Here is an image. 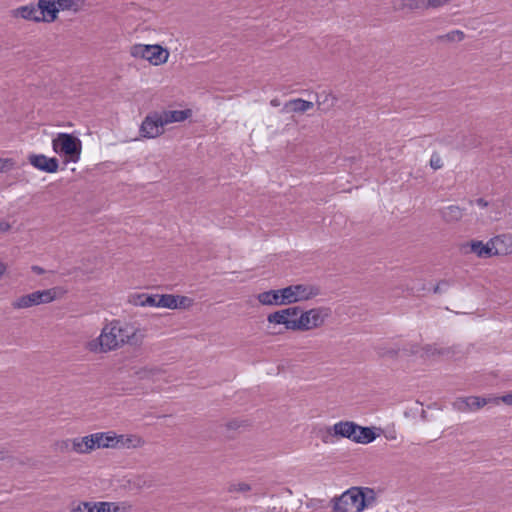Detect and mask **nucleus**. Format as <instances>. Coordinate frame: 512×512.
Returning a JSON list of instances; mask_svg holds the SVG:
<instances>
[{"mask_svg":"<svg viewBox=\"0 0 512 512\" xmlns=\"http://www.w3.org/2000/svg\"><path fill=\"white\" fill-rule=\"evenodd\" d=\"M139 342L140 336L134 326L114 320L105 325L100 335L89 341L86 348L93 353H107L125 344L137 345Z\"/></svg>","mask_w":512,"mask_h":512,"instance_id":"f257e3e1","label":"nucleus"},{"mask_svg":"<svg viewBox=\"0 0 512 512\" xmlns=\"http://www.w3.org/2000/svg\"><path fill=\"white\" fill-rule=\"evenodd\" d=\"M377 496L369 487H351L334 499V512H362L376 505Z\"/></svg>","mask_w":512,"mask_h":512,"instance_id":"f03ea898","label":"nucleus"},{"mask_svg":"<svg viewBox=\"0 0 512 512\" xmlns=\"http://www.w3.org/2000/svg\"><path fill=\"white\" fill-rule=\"evenodd\" d=\"M53 150L60 155H64L68 161L78 162L81 155V141L68 133H60L52 141Z\"/></svg>","mask_w":512,"mask_h":512,"instance_id":"7ed1b4c3","label":"nucleus"},{"mask_svg":"<svg viewBox=\"0 0 512 512\" xmlns=\"http://www.w3.org/2000/svg\"><path fill=\"white\" fill-rule=\"evenodd\" d=\"M96 448H116V447H136L140 444V439L136 437L117 436L114 433H94L90 439Z\"/></svg>","mask_w":512,"mask_h":512,"instance_id":"20e7f679","label":"nucleus"},{"mask_svg":"<svg viewBox=\"0 0 512 512\" xmlns=\"http://www.w3.org/2000/svg\"><path fill=\"white\" fill-rule=\"evenodd\" d=\"M131 55L149 61L152 65L158 66L167 62L169 52L160 45L136 44L131 47Z\"/></svg>","mask_w":512,"mask_h":512,"instance_id":"39448f33","label":"nucleus"},{"mask_svg":"<svg viewBox=\"0 0 512 512\" xmlns=\"http://www.w3.org/2000/svg\"><path fill=\"white\" fill-rule=\"evenodd\" d=\"M506 241H511V238L506 235L496 236L487 243L472 241L470 243V251L480 258H489L493 255L504 254L507 253V250L502 249L501 246L505 244Z\"/></svg>","mask_w":512,"mask_h":512,"instance_id":"423d86ee","label":"nucleus"},{"mask_svg":"<svg viewBox=\"0 0 512 512\" xmlns=\"http://www.w3.org/2000/svg\"><path fill=\"white\" fill-rule=\"evenodd\" d=\"M330 316V309L324 307L313 308L301 312L297 319V330L308 331L322 326Z\"/></svg>","mask_w":512,"mask_h":512,"instance_id":"0eeeda50","label":"nucleus"},{"mask_svg":"<svg viewBox=\"0 0 512 512\" xmlns=\"http://www.w3.org/2000/svg\"><path fill=\"white\" fill-rule=\"evenodd\" d=\"M57 289L51 288L41 291H35L17 298L12 306L15 309H24L32 306L51 303L56 299Z\"/></svg>","mask_w":512,"mask_h":512,"instance_id":"6e6552de","label":"nucleus"},{"mask_svg":"<svg viewBox=\"0 0 512 512\" xmlns=\"http://www.w3.org/2000/svg\"><path fill=\"white\" fill-rule=\"evenodd\" d=\"M282 292V302H284L285 305L308 300L319 294L317 287L307 284L290 285L283 288Z\"/></svg>","mask_w":512,"mask_h":512,"instance_id":"1a4fd4ad","label":"nucleus"},{"mask_svg":"<svg viewBox=\"0 0 512 512\" xmlns=\"http://www.w3.org/2000/svg\"><path fill=\"white\" fill-rule=\"evenodd\" d=\"M358 425L351 421H339L326 429L322 440L325 443L332 442L333 438L343 437L353 440Z\"/></svg>","mask_w":512,"mask_h":512,"instance_id":"9d476101","label":"nucleus"},{"mask_svg":"<svg viewBox=\"0 0 512 512\" xmlns=\"http://www.w3.org/2000/svg\"><path fill=\"white\" fill-rule=\"evenodd\" d=\"M165 126L160 112L149 114L143 120L140 126V134L145 138H155L163 133Z\"/></svg>","mask_w":512,"mask_h":512,"instance_id":"9b49d317","label":"nucleus"},{"mask_svg":"<svg viewBox=\"0 0 512 512\" xmlns=\"http://www.w3.org/2000/svg\"><path fill=\"white\" fill-rule=\"evenodd\" d=\"M118 507L112 502H80L72 508L73 512H117Z\"/></svg>","mask_w":512,"mask_h":512,"instance_id":"f8f14e48","label":"nucleus"},{"mask_svg":"<svg viewBox=\"0 0 512 512\" xmlns=\"http://www.w3.org/2000/svg\"><path fill=\"white\" fill-rule=\"evenodd\" d=\"M29 162L35 168L47 173H55L59 167L58 160L56 158H48L43 154L30 155Z\"/></svg>","mask_w":512,"mask_h":512,"instance_id":"ddd939ff","label":"nucleus"},{"mask_svg":"<svg viewBox=\"0 0 512 512\" xmlns=\"http://www.w3.org/2000/svg\"><path fill=\"white\" fill-rule=\"evenodd\" d=\"M40 22H53L58 17V9L54 0H38Z\"/></svg>","mask_w":512,"mask_h":512,"instance_id":"4468645a","label":"nucleus"},{"mask_svg":"<svg viewBox=\"0 0 512 512\" xmlns=\"http://www.w3.org/2000/svg\"><path fill=\"white\" fill-rule=\"evenodd\" d=\"M13 16L20 17L25 20L40 22V14L38 5L34 4L23 5L13 10Z\"/></svg>","mask_w":512,"mask_h":512,"instance_id":"2eb2a0df","label":"nucleus"},{"mask_svg":"<svg viewBox=\"0 0 512 512\" xmlns=\"http://www.w3.org/2000/svg\"><path fill=\"white\" fill-rule=\"evenodd\" d=\"M285 315H288V312L279 310L273 312L268 315L267 321L270 324H281L284 325L287 330H297V319L296 320H286Z\"/></svg>","mask_w":512,"mask_h":512,"instance_id":"dca6fc26","label":"nucleus"},{"mask_svg":"<svg viewBox=\"0 0 512 512\" xmlns=\"http://www.w3.org/2000/svg\"><path fill=\"white\" fill-rule=\"evenodd\" d=\"M282 295V289L269 290L260 293L257 298L258 301L263 305H285V303L282 302Z\"/></svg>","mask_w":512,"mask_h":512,"instance_id":"f3484780","label":"nucleus"},{"mask_svg":"<svg viewBox=\"0 0 512 512\" xmlns=\"http://www.w3.org/2000/svg\"><path fill=\"white\" fill-rule=\"evenodd\" d=\"M165 125L174 123V122H182L186 120L190 115V110H173V111H163L160 112Z\"/></svg>","mask_w":512,"mask_h":512,"instance_id":"a211bd4d","label":"nucleus"},{"mask_svg":"<svg viewBox=\"0 0 512 512\" xmlns=\"http://www.w3.org/2000/svg\"><path fill=\"white\" fill-rule=\"evenodd\" d=\"M376 434L372 428L361 427L358 425V429L355 431L353 441L356 443L368 444L374 441Z\"/></svg>","mask_w":512,"mask_h":512,"instance_id":"6ab92c4d","label":"nucleus"},{"mask_svg":"<svg viewBox=\"0 0 512 512\" xmlns=\"http://www.w3.org/2000/svg\"><path fill=\"white\" fill-rule=\"evenodd\" d=\"M463 210L457 205H450L442 210V217L447 222H454L461 219Z\"/></svg>","mask_w":512,"mask_h":512,"instance_id":"aec40b11","label":"nucleus"},{"mask_svg":"<svg viewBox=\"0 0 512 512\" xmlns=\"http://www.w3.org/2000/svg\"><path fill=\"white\" fill-rule=\"evenodd\" d=\"M450 0H420L419 4H409L410 9H428L439 8L447 4Z\"/></svg>","mask_w":512,"mask_h":512,"instance_id":"412c9836","label":"nucleus"},{"mask_svg":"<svg viewBox=\"0 0 512 512\" xmlns=\"http://www.w3.org/2000/svg\"><path fill=\"white\" fill-rule=\"evenodd\" d=\"M288 106H290L292 111L302 113L312 109L314 104L310 101H306L299 98L291 100L288 103Z\"/></svg>","mask_w":512,"mask_h":512,"instance_id":"4be33fe9","label":"nucleus"},{"mask_svg":"<svg viewBox=\"0 0 512 512\" xmlns=\"http://www.w3.org/2000/svg\"><path fill=\"white\" fill-rule=\"evenodd\" d=\"M487 399L477 396H470L465 398L462 403L472 411L478 410L487 404Z\"/></svg>","mask_w":512,"mask_h":512,"instance_id":"5701e85b","label":"nucleus"},{"mask_svg":"<svg viewBox=\"0 0 512 512\" xmlns=\"http://www.w3.org/2000/svg\"><path fill=\"white\" fill-rule=\"evenodd\" d=\"M56 7L58 9V13L60 11H74L77 12L79 10L78 0H54Z\"/></svg>","mask_w":512,"mask_h":512,"instance_id":"b1692460","label":"nucleus"},{"mask_svg":"<svg viewBox=\"0 0 512 512\" xmlns=\"http://www.w3.org/2000/svg\"><path fill=\"white\" fill-rule=\"evenodd\" d=\"M157 304L158 307L175 309L178 307V297L174 295H162L159 296Z\"/></svg>","mask_w":512,"mask_h":512,"instance_id":"393cba45","label":"nucleus"},{"mask_svg":"<svg viewBox=\"0 0 512 512\" xmlns=\"http://www.w3.org/2000/svg\"><path fill=\"white\" fill-rule=\"evenodd\" d=\"M140 299L139 302L136 304H139L141 306H150V307H158L157 301L159 299V296L155 295H147L143 294L138 297Z\"/></svg>","mask_w":512,"mask_h":512,"instance_id":"a878e982","label":"nucleus"},{"mask_svg":"<svg viewBox=\"0 0 512 512\" xmlns=\"http://www.w3.org/2000/svg\"><path fill=\"white\" fill-rule=\"evenodd\" d=\"M83 442H84L83 437H78V438H74L71 441L70 440L64 441L63 444L67 448L69 446V444L71 443L73 451L83 454V453H85Z\"/></svg>","mask_w":512,"mask_h":512,"instance_id":"bb28decb","label":"nucleus"},{"mask_svg":"<svg viewBox=\"0 0 512 512\" xmlns=\"http://www.w3.org/2000/svg\"><path fill=\"white\" fill-rule=\"evenodd\" d=\"M448 41L459 42L464 39V33L460 30H454L444 36Z\"/></svg>","mask_w":512,"mask_h":512,"instance_id":"cd10ccee","label":"nucleus"},{"mask_svg":"<svg viewBox=\"0 0 512 512\" xmlns=\"http://www.w3.org/2000/svg\"><path fill=\"white\" fill-rule=\"evenodd\" d=\"M282 311L288 312V315H285L286 320H296L297 315L300 313L299 307H289L286 309H283Z\"/></svg>","mask_w":512,"mask_h":512,"instance_id":"c85d7f7f","label":"nucleus"},{"mask_svg":"<svg viewBox=\"0 0 512 512\" xmlns=\"http://www.w3.org/2000/svg\"><path fill=\"white\" fill-rule=\"evenodd\" d=\"M93 438V434L91 435H88V436H84L83 437V440H84V451L85 453H89L91 452L92 450L95 449V446H94V443H91L90 442V439Z\"/></svg>","mask_w":512,"mask_h":512,"instance_id":"c756f323","label":"nucleus"},{"mask_svg":"<svg viewBox=\"0 0 512 512\" xmlns=\"http://www.w3.org/2000/svg\"><path fill=\"white\" fill-rule=\"evenodd\" d=\"M250 490V486L246 483L233 484L230 487V491L247 492Z\"/></svg>","mask_w":512,"mask_h":512,"instance_id":"7c9ffc66","label":"nucleus"},{"mask_svg":"<svg viewBox=\"0 0 512 512\" xmlns=\"http://www.w3.org/2000/svg\"><path fill=\"white\" fill-rule=\"evenodd\" d=\"M430 165L433 169L437 170L442 167V161L439 156H432L430 160Z\"/></svg>","mask_w":512,"mask_h":512,"instance_id":"2f4dec72","label":"nucleus"},{"mask_svg":"<svg viewBox=\"0 0 512 512\" xmlns=\"http://www.w3.org/2000/svg\"><path fill=\"white\" fill-rule=\"evenodd\" d=\"M11 166H12V161L10 159L0 158V172L10 168Z\"/></svg>","mask_w":512,"mask_h":512,"instance_id":"473e14b6","label":"nucleus"},{"mask_svg":"<svg viewBox=\"0 0 512 512\" xmlns=\"http://www.w3.org/2000/svg\"><path fill=\"white\" fill-rule=\"evenodd\" d=\"M496 400L498 401V400H499V398H498V399H496ZM500 400H501L502 402H504L505 404H507V405H512V393H509V394H506V395L502 396V397L500 398Z\"/></svg>","mask_w":512,"mask_h":512,"instance_id":"72a5a7b5","label":"nucleus"},{"mask_svg":"<svg viewBox=\"0 0 512 512\" xmlns=\"http://www.w3.org/2000/svg\"><path fill=\"white\" fill-rule=\"evenodd\" d=\"M10 229V224L4 220L0 221V233H4Z\"/></svg>","mask_w":512,"mask_h":512,"instance_id":"f704fd0d","label":"nucleus"},{"mask_svg":"<svg viewBox=\"0 0 512 512\" xmlns=\"http://www.w3.org/2000/svg\"><path fill=\"white\" fill-rule=\"evenodd\" d=\"M475 204L481 208H486L488 206V202L483 198L476 199Z\"/></svg>","mask_w":512,"mask_h":512,"instance_id":"c9c22d12","label":"nucleus"},{"mask_svg":"<svg viewBox=\"0 0 512 512\" xmlns=\"http://www.w3.org/2000/svg\"><path fill=\"white\" fill-rule=\"evenodd\" d=\"M329 98V95L328 94H323V95H320L318 96V99H317V103L319 106H321L322 104H324Z\"/></svg>","mask_w":512,"mask_h":512,"instance_id":"e433bc0d","label":"nucleus"},{"mask_svg":"<svg viewBox=\"0 0 512 512\" xmlns=\"http://www.w3.org/2000/svg\"><path fill=\"white\" fill-rule=\"evenodd\" d=\"M32 271L38 275H41L44 273V269L40 266H32Z\"/></svg>","mask_w":512,"mask_h":512,"instance_id":"4c0bfd02","label":"nucleus"},{"mask_svg":"<svg viewBox=\"0 0 512 512\" xmlns=\"http://www.w3.org/2000/svg\"><path fill=\"white\" fill-rule=\"evenodd\" d=\"M441 291H442L441 284L436 285L435 288H434V292L438 293V292H441Z\"/></svg>","mask_w":512,"mask_h":512,"instance_id":"58836bf2","label":"nucleus"},{"mask_svg":"<svg viewBox=\"0 0 512 512\" xmlns=\"http://www.w3.org/2000/svg\"><path fill=\"white\" fill-rule=\"evenodd\" d=\"M412 3V4H419L420 3V0H408L407 2V6L409 7V4Z\"/></svg>","mask_w":512,"mask_h":512,"instance_id":"ea45409f","label":"nucleus"},{"mask_svg":"<svg viewBox=\"0 0 512 512\" xmlns=\"http://www.w3.org/2000/svg\"><path fill=\"white\" fill-rule=\"evenodd\" d=\"M5 271V266L3 263L0 262V276L4 273Z\"/></svg>","mask_w":512,"mask_h":512,"instance_id":"a19ab883","label":"nucleus"},{"mask_svg":"<svg viewBox=\"0 0 512 512\" xmlns=\"http://www.w3.org/2000/svg\"><path fill=\"white\" fill-rule=\"evenodd\" d=\"M271 104H272L273 106H277V105H278V103L276 102V100H272V101H271Z\"/></svg>","mask_w":512,"mask_h":512,"instance_id":"79ce46f5","label":"nucleus"}]
</instances>
